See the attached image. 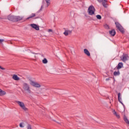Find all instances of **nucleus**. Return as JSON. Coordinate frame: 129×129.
<instances>
[{
  "mask_svg": "<svg viewBox=\"0 0 129 129\" xmlns=\"http://www.w3.org/2000/svg\"><path fill=\"white\" fill-rule=\"evenodd\" d=\"M112 33H113V29L109 31V34L111 35V36H113V34H112Z\"/></svg>",
  "mask_w": 129,
  "mask_h": 129,
  "instance_id": "25",
  "label": "nucleus"
},
{
  "mask_svg": "<svg viewBox=\"0 0 129 129\" xmlns=\"http://www.w3.org/2000/svg\"><path fill=\"white\" fill-rule=\"evenodd\" d=\"M116 34L115 30L113 29V36H115Z\"/></svg>",
  "mask_w": 129,
  "mask_h": 129,
  "instance_id": "29",
  "label": "nucleus"
},
{
  "mask_svg": "<svg viewBox=\"0 0 129 129\" xmlns=\"http://www.w3.org/2000/svg\"><path fill=\"white\" fill-rule=\"evenodd\" d=\"M123 67V63L122 62H119L117 64L116 68L117 70H119V69H121Z\"/></svg>",
  "mask_w": 129,
  "mask_h": 129,
  "instance_id": "12",
  "label": "nucleus"
},
{
  "mask_svg": "<svg viewBox=\"0 0 129 129\" xmlns=\"http://www.w3.org/2000/svg\"><path fill=\"white\" fill-rule=\"evenodd\" d=\"M96 17L98 20H101V16L98 15Z\"/></svg>",
  "mask_w": 129,
  "mask_h": 129,
  "instance_id": "23",
  "label": "nucleus"
},
{
  "mask_svg": "<svg viewBox=\"0 0 129 129\" xmlns=\"http://www.w3.org/2000/svg\"><path fill=\"white\" fill-rule=\"evenodd\" d=\"M0 69L2 70H6V69L4 68H3L2 66H0Z\"/></svg>",
  "mask_w": 129,
  "mask_h": 129,
  "instance_id": "27",
  "label": "nucleus"
},
{
  "mask_svg": "<svg viewBox=\"0 0 129 129\" xmlns=\"http://www.w3.org/2000/svg\"><path fill=\"white\" fill-rule=\"evenodd\" d=\"M120 74V73H119V70H118L117 72H114L113 75L114 76H118Z\"/></svg>",
  "mask_w": 129,
  "mask_h": 129,
  "instance_id": "19",
  "label": "nucleus"
},
{
  "mask_svg": "<svg viewBox=\"0 0 129 129\" xmlns=\"http://www.w3.org/2000/svg\"><path fill=\"white\" fill-rule=\"evenodd\" d=\"M24 122H21L19 124L20 127H22V128L24 127L25 126L24 125Z\"/></svg>",
  "mask_w": 129,
  "mask_h": 129,
  "instance_id": "22",
  "label": "nucleus"
},
{
  "mask_svg": "<svg viewBox=\"0 0 129 129\" xmlns=\"http://www.w3.org/2000/svg\"><path fill=\"white\" fill-rule=\"evenodd\" d=\"M42 8H43V6H41V8L40 9V10H42Z\"/></svg>",
  "mask_w": 129,
  "mask_h": 129,
  "instance_id": "32",
  "label": "nucleus"
},
{
  "mask_svg": "<svg viewBox=\"0 0 129 129\" xmlns=\"http://www.w3.org/2000/svg\"><path fill=\"white\" fill-rule=\"evenodd\" d=\"M103 27L106 30H110V27H109V25L107 24H104Z\"/></svg>",
  "mask_w": 129,
  "mask_h": 129,
  "instance_id": "20",
  "label": "nucleus"
},
{
  "mask_svg": "<svg viewBox=\"0 0 129 129\" xmlns=\"http://www.w3.org/2000/svg\"><path fill=\"white\" fill-rule=\"evenodd\" d=\"M23 89H24V90H25V91H27L28 93L31 94L32 92L31 89H30V86L26 83H24L23 84Z\"/></svg>",
  "mask_w": 129,
  "mask_h": 129,
  "instance_id": "2",
  "label": "nucleus"
},
{
  "mask_svg": "<svg viewBox=\"0 0 129 129\" xmlns=\"http://www.w3.org/2000/svg\"><path fill=\"white\" fill-rule=\"evenodd\" d=\"M30 27H32V29H34L36 31H39L40 30V27L37 24H30Z\"/></svg>",
  "mask_w": 129,
  "mask_h": 129,
  "instance_id": "7",
  "label": "nucleus"
},
{
  "mask_svg": "<svg viewBox=\"0 0 129 129\" xmlns=\"http://www.w3.org/2000/svg\"><path fill=\"white\" fill-rule=\"evenodd\" d=\"M110 103H111V101H110Z\"/></svg>",
  "mask_w": 129,
  "mask_h": 129,
  "instance_id": "33",
  "label": "nucleus"
},
{
  "mask_svg": "<svg viewBox=\"0 0 129 129\" xmlns=\"http://www.w3.org/2000/svg\"><path fill=\"white\" fill-rule=\"evenodd\" d=\"M12 78L14 80H16V81L20 80V78L17 75H13Z\"/></svg>",
  "mask_w": 129,
  "mask_h": 129,
  "instance_id": "14",
  "label": "nucleus"
},
{
  "mask_svg": "<svg viewBox=\"0 0 129 129\" xmlns=\"http://www.w3.org/2000/svg\"><path fill=\"white\" fill-rule=\"evenodd\" d=\"M128 58H129L128 54H125V53H123V55H122V56L120 57L121 61H122V62H126V61L128 60Z\"/></svg>",
  "mask_w": 129,
  "mask_h": 129,
  "instance_id": "6",
  "label": "nucleus"
},
{
  "mask_svg": "<svg viewBox=\"0 0 129 129\" xmlns=\"http://www.w3.org/2000/svg\"><path fill=\"white\" fill-rule=\"evenodd\" d=\"M5 42V40L4 39H0V43H3Z\"/></svg>",
  "mask_w": 129,
  "mask_h": 129,
  "instance_id": "28",
  "label": "nucleus"
},
{
  "mask_svg": "<svg viewBox=\"0 0 129 129\" xmlns=\"http://www.w3.org/2000/svg\"><path fill=\"white\" fill-rule=\"evenodd\" d=\"M30 85H32V86L36 87V88H40V87H41V85H40V84L34 81H30Z\"/></svg>",
  "mask_w": 129,
  "mask_h": 129,
  "instance_id": "5",
  "label": "nucleus"
},
{
  "mask_svg": "<svg viewBox=\"0 0 129 129\" xmlns=\"http://www.w3.org/2000/svg\"><path fill=\"white\" fill-rule=\"evenodd\" d=\"M113 112H114V115L116 116V117H117V118L118 119H119V118H120V115H119V114L117 112H116L115 111V110H113Z\"/></svg>",
  "mask_w": 129,
  "mask_h": 129,
  "instance_id": "15",
  "label": "nucleus"
},
{
  "mask_svg": "<svg viewBox=\"0 0 129 129\" xmlns=\"http://www.w3.org/2000/svg\"><path fill=\"white\" fill-rule=\"evenodd\" d=\"M6 92L0 89V96H3V95H6Z\"/></svg>",
  "mask_w": 129,
  "mask_h": 129,
  "instance_id": "18",
  "label": "nucleus"
},
{
  "mask_svg": "<svg viewBox=\"0 0 129 129\" xmlns=\"http://www.w3.org/2000/svg\"><path fill=\"white\" fill-rule=\"evenodd\" d=\"M88 12L90 16L94 15V13H95V8H94V7H93V6H90L88 8Z\"/></svg>",
  "mask_w": 129,
  "mask_h": 129,
  "instance_id": "4",
  "label": "nucleus"
},
{
  "mask_svg": "<svg viewBox=\"0 0 129 129\" xmlns=\"http://www.w3.org/2000/svg\"><path fill=\"white\" fill-rule=\"evenodd\" d=\"M16 103L19 105V106L25 111H28V108L26 107L24 102L20 101H16Z\"/></svg>",
  "mask_w": 129,
  "mask_h": 129,
  "instance_id": "1",
  "label": "nucleus"
},
{
  "mask_svg": "<svg viewBox=\"0 0 129 129\" xmlns=\"http://www.w3.org/2000/svg\"><path fill=\"white\" fill-rule=\"evenodd\" d=\"M99 3H102L104 8H107V5H106V0H97Z\"/></svg>",
  "mask_w": 129,
  "mask_h": 129,
  "instance_id": "9",
  "label": "nucleus"
},
{
  "mask_svg": "<svg viewBox=\"0 0 129 129\" xmlns=\"http://www.w3.org/2000/svg\"><path fill=\"white\" fill-rule=\"evenodd\" d=\"M42 63H43V64H47L48 63V60H47V58H44L42 60Z\"/></svg>",
  "mask_w": 129,
  "mask_h": 129,
  "instance_id": "21",
  "label": "nucleus"
},
{
  "mask_svg": "<svg viewBox=\"0 0 129 129\" xmlns=\"http://www.w3.org/2000/svg\"><path fill=\"white\" fill-rule=\"evenodd\" d=\"M48 32H53V30L52 29H48Z\"/></svg>",
  "mask_w": 129,
  "mask_h": 129,
  "instance_id": "30",
  "label": "nucleus"
},
{
  "mask_svg": "<svg viewBox=\"0 0 129 129\" xmlns=\"http://www.w3.org/2000/svg\"><path fill=\"white\" fill-rule=\"evenodd\" d=\"M27 129H32V125H31V124H28L27 125Z\"/></svg>",
  "mask_w": 129,
  "mask_h": 129,
  "instance_id": "26",
  "label": "nucleus"
},
{
  "mask_svg": "<svg viewBox=\"0 0 129 129\" xmlns=\"http://www.w3.org/2000/svg\"><path fill=\"white\" fill-rule=\"evenodd\" d=\"M45 2L47 5V7H48L49 5H50V0H45Z\"/></svg>",
  "mask_w": 129,
  "mask_h": 129,
  "instance_id": "24",
  "label": "nucleus"
},
{
  "mask_svg": "<svg viewBox=\"0 0 129 129\" xmlns=\"http://www.w3.org/2000/svg\"><path fill=\"white\" fill-rule=\"evenodd\" d=\"M72 33V31L70 30H65L64 32H63V35L64 36H68V35H70Z\"/></svg>",
  "mask_w": 129,
  "mask_h": 129,
  "instance_id": "10",
  "label": "nucleus"
},
{
  "mask_svg": "<svg viewBox=\"0 0 129 129\" xmlns=\"http://www.w3.org/2000/svg\"><path fill=\"white\" fill-rule=\"evenodd\" d=\"M84 53L87 55V56H90V52H89V51H88V49L85 48L84 49Z\"/></svg>",
  "mask_w": 129,
  "mask_h": 129,
  "instance_id": "16",
  "label": "nucleus"
},
{
  "mask_svg": "<svg viewBox=\"0 0 129 129\" xmlns=\"http://www.w3.org/2000/svg\"><path fill=\"white\" fill-rule=\"evenodd\" d=\"M23 19H24L23 16H15V22L22 21Z\"/></svg>",
  "mask_w": 129,
  "mask_h": 129,
  "instance_id": "11",
  "label": "nucleus"
},
{
  "mask_svg": "<svg viewBox=\"0 0 129 129\" xmlns=\"http://www.w3.org/2000/svg\"><path fill=\"white\" fill-rule=\"evenodd\" d=\"M115 25L117 29L122 34H124V29L122 28V26L118 22H115Z\"/></svg>",
  "mask_w": 129,
  "mask_h": 129,
  "instance_id": "3",
  "label": "nucleus"
},
{
  "mask_svg": "<svg viewBox=\"0 0 129 129\" xmlns=\"http://www.w3.org/2000/svg\"><path fill=\"white\" fill-rule=\"evenodd\" d=\"M118 100L124 107V104H123V103L121 102V97H120V93H119L118 94Z\"/></svg>",
  "mask_w": 129,
  "mask_h": 129,
  "instance_id": "13",
  "label": "nucleus"
},
{
  "mask_svg": "<svg viewBox=\"0 0 129 129\" xmlns=\"http://www.w3.org/2000/svg\"><path fill=\"white\" fill-rule=\"evenodd\" d=\"M108 80H110V78H108L107 79H106V81H108Z\"/></svg>",
  "mask_w": 129,
  "mask_h": 129,
  "instance_id": "31",
  "label": "nucleus"
},
{
  "mask_svg": "<svg viewBox=\"0 0 129 129\" xmlns=\"http://www.w3.org/2000/svg\"><path fill=\"white\" fill-rule=\"evenodd\" d=\"M8 19L9 21H12V22H16V16L14 15H9L8 17Z\"/></svg>",
  "mask_w": 129,
  "mask_h": 129,
  "instance_id": "8",
  "label": "nucleus"
},
{
  "mask_svg": "<svg viewBox=\"0 0 129 129\" xmlns=\"http://www.w3.org/2000/svg\"><path fill=\"white\" fill-rule=\"evenodd\" d=\"M36 17V14L34 13H32L29 17H28L26 20H29L30 19H33V18H35Z\"/></svg>",
  "mask_w": 129,
  "mask_h": 129,
  "instance_id": "17",
  "label": "nucleus"
}]
</instances>
